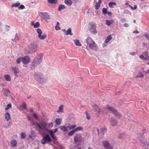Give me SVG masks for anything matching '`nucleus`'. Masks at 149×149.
Segmentation results:
<instances>
[{"label":"nucleus","instance_id":"f257e3e1","mask_svg":"<svg viewBox=\"0 0 149 149\" xmlns=\"http://www.w3.org/2000/svg\"><path fill=\"white\" fill-rule=\"evenodd\" d=\"M42 55L40 53L37 54L32 62L31 67V68L34 69L35 67L40 64L42 61Z\"/></svg>","mask_w":149,"mask_h":149},{"label":"nucleus","instance_id":"f03ea898","mask_svg":"<svg viewBox=\"0 0 149 149\" xmlns=\"http://www.w3.org/2000/svg\"><path fill=\"white\" fill-rule=\"evenodd\" d=\"M76 127V125H71L67 127L69 128L70 130H72L68 133V135L69 136H72L75 132L83 130V128L82 127H78L75 128Z\"/></svg>","mask_w":149,"mask_h":149},{"label":"nucleus","instance_id":"7ed1b4c3","mask_svg":"<svg viewBox=\"0 0 149 149\" xmlns=\"http://www.w3.org/2000/svg\"><path fill=\"white\" fill-rule=\"evenodd\" d=\"M83 139L81 134H77L74 137V143H77L78 146H80L81 143L84 141Z\"/></svg>","mask_w":149,"mask_h":149},{"label":"nucleus","instance_id":"20e7f679","mask_svg":"<svg viewBox=\"0 0 149 149\" xmlns=\"http://www.w3.org/2000/svg\"><path fill=\"white\" fill-rule=\"evenodd\" d=\"M86 41L87 44V48L88 47L91 49H93L96 47V45L95 42L91 38H88L86 40Z\"/></svg>","mask_w":149,"mask_h":149},{"label":"nucleus","instance_id":"39448f33","mask_svg":"<svg viewBox=\"0 0 149 149\" xmlns=\"http://www.w3.org/2000/svg\"><path fill=\"white\" fill-rule=\"evenodd\" d=\"M29 47L30 50L28 51V53L29 54H31L36 52L37 44L35 42H33L31 43L29 46Z\"/></svg>","mask_w":149,"mask_h":149},{"label":"nucleus","instance_id":"423d86ee","mask_svg":"<svg viewBox=\"0 0 149 149\" xmlns=\"http://www.w3.org/2000/svg\"><path fill=\"white\" fill-rule=\"evenodd\" d=\"M51 141V139L48 134H46L43 137L41 140V142L42 144H45L47 143H50Z\"/></svg>","mask_w":149,"mask_h":149},{"label":"nucleus","instance_id":"0eeeda50","mask_svg":"<svg viewBox=\"0 0 149 149\" xmlns=\"http://www.w3.org/2000/svg\"><path fill=\"white\" fill-rule=\"evenodd\" d=\"M35 79L38 83H43L45 82V79L42 77V74H36L34 76Z\"/></svg>","mask_w":149,"mask_h":149},{"label":"nucleus","instance_id":"6e6552de","mask_svg":"<svg viewBox=\"0 0 149 149\" xmlns=\"http://www.w3.org/2000/svg\"><path fill=\"white\" fill-rule=\"evenodd\" d=\"M37 32L38 34V37L40 39H44L47 37V35L45 33H44L42 35V32L40 29H37Z\"/></svg>","mask_w":149,"mask_h":149},{"label":"nucleus","instance_id":"1a4fd4ad","mask_svg":"<svg viewBox=\"0 0 149 149\" xmlns=\"http://www.w3.org/2000/svg\"><path fill=\"white\" fill-rule=\"evenodd\" d=\"M95 112L99 114H101L102 112V109H100L96 104H94L93 106Z\"/></svg>","mask_w":149,"mask_h":149},{"label":"nucleus","instance_id":"9d476101","mask_svg":"<svg viewBox=\"0 0 149 149\" xmlns=\"http://www.w3.org/2000/svg\"><path fill=\"white\" fill-rule=\"evenodd\" d=\"M30 60L29 57L28 56H26L22 57V62L24 64L28 63Z\"/></svg>","mask_w":149,"mask_h":149},{"label":"nucleus","instance_id":"9b49d317","mask_svg":"<svg viewBox=\"0 0 149 149\" xmlns=\"http://www.w3.org/2000/svg\"><path fill=\"white\" fill-rule=\"evenodd\" d=\"M90 31L93 33H96L97 32L95 25L94 24H91L90 25Z\"/></svg>","mask_w":149,"mask_h":149},{"label":"nucleus","instance_id":"f8f14e48","mask_svg":"<svg viewBox=\"0 0 149 149\" xmlns=\"http://www.w3.org/2000/svg\"><path fill=\"white\" fill-rule=\"evenodd\" d=\"M103 145L106 149H111L110 146L109 144L108 141H104L103 142Z\"/></svg>","mask_w":149,"mask_h":149},{"label":"nucleus","instance_id":"ddd939ff","mask_svg":"<svg viewBox=\"0 0 149 149\" xmlns=\"http://www.w3.org/2000/svg\"><path fill=\"white\" fill-rule=\"evenodd\" d=\"M112 114H113L116 116L118 118H120L121 117V114L119 113L116 110L113 108Z\"/></svg>","mask_w":149,"mask_h":149},{"label":"nucleus","instance_id":"4468645a","mask_svg":"<svg viewBox=\"0 0 149 149\" xmlns=\"http://www.w3.org/2000/svg\"><path fill=\"white\" fill-rule=\"evenodd\" d=\"M11 68L13 70V72L15 74V75L16 77H17L18 76L17 74L19 72V70L18 68H17L16 67H13V66H12Z\"/></svg>","mask_w":149,"mask_h":149},{"label":"nucleus","instance_id":"2eb2a0df","mask_svg":"<svg viewBox=\"0 0 149 149\" xmlns=\"http://www.w3.org/2000/svg\"><path fill=\"white\" fill-rule=\"evenodd\" d=\"M42 14V17L45 19H49V16L47 13H41Z\"/></svg>","mask_w":149,"mask_h":149},{"label":"nucleus","instance_id":"dca6fc26","mask_svg":"<svg viewBox=\"0 0 149 149\" xmlns=\"http://www.w3.org/2000/svg\"><path fill=\"white\" fill-rule=\"evenodd\" d=\"M63 31L65 33V34L66 35H70L72 36L73 35L72 33H71V29L70 28H69L67 31L65 29H63Z\"/></svg>","mask_w":149,"mask_h":149},{"label":"nucleus","instance_id":"f3484780","mask_svg":"<svg viewBox=\"0 0 149 149\" xmlns=\"http://www.w3.org/2000/svg\"><path fill=\"white\" fill-rule=\"evenodd\" d=\"M2 90L3 91V94L4 95L6 96H8V94L10 93V92L8 89H6L5 88H3Z\"/></svg>","mask_w":149,"mask_h":149},{"label":"nucleus","instance_id":"a211bd4d","mask_svg":"<svg viewBox=\"0 0 149 149\" xmlns=\"http://www.w3.org/2000/svg\"><path fill=\"white\" fill-rule=\"evenodd\" d=\"M4 117L5 119L7 121H8L10 119V116L9 112H7L4 114Z\"/></svg>","mask_w":149,"mask_h":149},{"label":"nucleus","instance_id":"6ab92c4d","mask_svg":"<svg viewBox=\"0 0 149 149\" xmlns=\"http://www.w3.org/2000/svg\"><path fill=\"white\" fill-rule=\"evenodd\" d=\"M10 143L11 146L13 147H14L17 146V142L15 140H13L11 141Z\"/></svg>","mask_w":149,"mask_h":149},{"label":"nucleus","instance_id":"aec40b11","mask_svg":"<svg viewBox=\"0 0 149 149\" xmlns=\"http://www.w3.org/2000/svg\"><path fill=\"white\" fill-rule=\"evenodd\" d=\"M140 141L144 145H146V140L144 139L143 136H142L139 138Z\"/></svg>","mask_w":149,"mask_h":149},{"label":"nucleus","instance_id":"412c9836","mask_svg":"<svg viewBox=\"0 0 149 149\" xmlns=\"http://www.w3.org/2000/svg\"><path fill=\"white\" fill-rule=\"evenodd\" d=\"M4 77L6 80L7 81H10L11 80L10 76L8 74L5 75H4Z\"/></svg>","mask_w":149,"mask_h":149},{"label":"nucleus","instance_id":"4be33fe9","mask_svg":"<svg viewBox=\"0 0 149 149\" xmlns=\"http://www.w3.org/2000/svg\"><path fill=\"white\" fill-rule=\"evenodd\" d=\"M62 119L60 118H57L56 119L55 122L56 125H60L61 123Z\"/></svg>","mask_w":149,"mask_h":149},{"label":"nucleus","instance_id":"5701e85b","mask_svg":"<svg viewBox=\"0 0 149 149\" xmlns=\"http://www.w3.org/2000/svg\"><path fill=\"white\" fill-rule=\"evenodd\" d=\"M59 128L63 131L65 132L68 131L67 127L64 126H61L59 127Z\"/></svg>","mask_w":149,"mask_h":149},{"label":"nucleus","instance_id":"b1692460","mask_svg":"<svg viewBox=\"0 0 149 149\" xmlns=\"http://www.w3.org/2000/svg\"><path fill=\"white\" fill-rule=\"evenodd\" d=\"M64 2L66 5L69 6H70L72 3L71 0H65Z\"/></svg>","mask_w":149,"mask_h":149},{"label":"nucleus","instance_id":"393cba45","mask_svg":"<svg viewBox=\"0 0 149 149\" xmlns=\"http://www.w3.org/2000/svg\"><path fill=\"white\" fill-rule=\"evenodd\" d=\"M101 0H99L98 2L96 3L95 6V8L96 9H98L99 8L100 4L101 3Z\"/></svg>","mask_w":149,"mask_h":149},{"label":"nucleus","instance_id":"a878e982","mask_svg":"<svg viewBox=\"0 0 149 149\" xmlns=\"http://www.w3.org/2000/svg\"><path fill=\"white\" fill-rule=\"evenodd\" d=\"M74 42L75 44L78 46H81V44L79 40L77 39H75L74 40Z\"/></svg>","mask_w":149,"mask_h":149},{"label":"nucleus","instance_id":"bb28decb","mask_svg":"<svg viewBox=\"0 0 149 149\" xmlns=\"http://www.w3.org/2000/svg\"><path fill=\"white\" fill-rule=\"evenodd\" d=\"M64 106L63 104L61 105L59 107V110L57 111V113L61 112V113L63 112V108Z\"/></svg>","mask_w":149,"mask_h":149},{"label":"nucleus","instance_id":"cd10ccee","mask_svg":"<svg viewBox=\"0 0 149 149\" xmlns=\"http://www.w3.org/2000/svg\"><path fill=\"white\" fill-rule=\"evenodd\" d=\"M31 24L33 26L34 28H37L40 26V23L38 22H37L35 24L32 22L31 23Z\"/></svg>","mask_w":149,"mask_h":149},{"label":"nucleus","instance_id":"c85d7f7f","mask_svg":"<svg viewBox=\"0 0 149 149\" xmlns=\"http://www.w3.org/2000/svg\"><path fill=\"white\" fill-rule=\"evenodd\" d=\"M111 38L112 37H111V35H108L105 39L104 43H107L111 39Z\"/></svg>","mask_w":149,"mask_h":149},{"label":"nucleus","instance_id":"c756f323","mask_svg":"<svg viewBox=\"0 0 149 149\" xmlns=\"http://www.w3.org/2000/svg\"><path fill=\"white\" fill-rule=\"evenodd\" d=\"M125 4L126 5H128L132 10H136L137 8V6L136 5H134V7H133L130 5L127 2L125 3Z\"/></svg>","mask_w":149,"mask_h":149},{"label":"nucleus","instance_id":"7c9ffc66","mask_svg":"<svg viewBox=\"0 0 149 149\" xmlns=\"http://www.w3.org/2000/svg\"><path fill=\"white\" fill-rule=\"evenodd\" d=\"M108 111L107 109V108H104L103 109H102V112L101 114H104L107 113L108 112Z\"/></svg>","mask_w":149,"mask_h":149},{"label":"nucleus","instance_id":"2f4dec72","mask_svg":"<svg viewBox=\"0 0 149 149\" xmlns=\"http://www.w3.org/2000/svg\"><path fill=\"white\" fill-rule=\"evenodd\" d=\"M65 6L63 5H60L58 6V10L59 11H61L62 10L65 8Z\"/></svg>","mask_w":149,"mask_h":149},{"label":"nucleus","instance_id":"473e14b6","mask_svg":"<svg viewBox=\"0 0 149 149\" xmlns=\"http://www.w3.org/2000/svg\"><path fill=\"white\" fill-rule=\"evenodd\" d=\"M143 77V74L141 72H139L136 76L137 78H142Z\"/></svg>","mask_w":149,"mask_h":149},{"label":"nucleus","instance_id":"72a5a7b5","mask_svg":"<svg viewBox=\"0 0 149 149\" xmlns=\"http://www.w3.org/2000/svg\"><path fill=\"white\" fill-rule=\"evenodd\" d=\"M48 2L52 4H55L57 3V0H48Z\"/></svg>","mask_w":149,"mask_h":149},{"label":"nucleus","instance_id":"f704fd0d","mask_svg":"<svg viewBox=\"0 0 149 149\" xmlns=\"http://www.w3.org/2000/svg\"><path fill=\"white\" fill-rule=\"evenodd\" d=\"M20 5V3H17L12 4L11 6L12 7H18Z\"/></svg>","mask_w":149,"mask_h":149},{"label":"nucleus","instance_id":"c9c22d12","mask_svg":"<svg viewBox=\"0 0 149 149\" xmlns=\"http://www.w3.org/2000/svg\"><path fill=\"white\" fill-rule=\"evenodd\" d=\"M102 12L104 15H105L107 13V10L106 8H103L102 9Z\"/></svg>","mask_w":149,"mask_h":149},{"label":"nucleus","instance_id":"e433bc0d","mask_svg":"<svg viewBox=\"0 0 149 149\" xmlns=\"http://www.w3.org/2000/svg\"><path fill=\"white\" fill-rule=\"evenodd\" d=\"M140 58L142 60H145L148 59V58L146 57H144L143 55L141 54L139 56Z\"/></svg>","mask_w":149,"mask_h":149},{"label":"nucleus","instance_id":"4c0bfd02","mask_svg":"<svg viewBox=\"0 0 149 149\" xmlns=\"http://www.w3.org/2000/svg\"><path fill=\"white\" fill-rule=\"evenodd\" d=\"M143 54L144 56L146 57L149 60V56L148 55V52L147 51H145L143 53Z\"/></svg>","mask_w":149,"mask_h":149},{"label":"nucleus","instance_id":"58836bf2","mask_svg":"<svg viewBox=\"0 0 149 149\" xmlns=\"http://www.w3.org/2000/svg\"><path fill=\"white\" fill-rule=\"evenodd\" d=\"M75 144H76V146H70V149H76V148L79 146L77 145V143Z\"/></svg>","mask_w":149,"mask_h":149},{"label":"nucleus","instance_id":"ea45409f","mask_svg":"<svg viewBox=\"0 0 149 149\" xmlns=\"http://www.w3.org/2000/svg\"><path fill=\"white\" fill-rule=\"evenodd\" d=\"M21 107L23 108L24 109L26 110V103L25 102L22 103L21 105Z\"/></svg>","mask_w":149,"mask_h":149},{"label":"nucleus","instance_id":"a19ab883","mask_svg":"<svg viewBox=\"0 0 149 149\" xmlns=\"http://www.w3.org/2000/svg\"><path fill=\"white\" fill-rule=\"evenodd\" d=\"M21 61H22V57H19L17 59L16 61L17 64H19Z\"/></svg>","mask_w":149,"mask_h":149},{"label":"nucleus","instance_id":"79ce46f5","mask_svg":"<svg viewBox=\"0 0 149 149\" xmlns=\"http://www.w3.org/2000/svg\"><path fill=\"white\" fill-rule=\"evenodd\" d=\"M26 135L24 132H21V137L22 139H24L25 138Z\"/></svg>","mask_w":149,"mask_h":149},{"label":"nucleus","instance_id":"37998d69","mask_svg":"<svg viewBox=\"0 0 149 149\" xmlns=\"http://www.w3.org/2000/svg\"><path fill=\"white\" fill-rule=\"evenodd\" d=\"M37 124L38 128L40 129H42L43 128H44L45 126L43 125V124H42L41 125L38 123H37Z\"/></svg>","mask_w":149,"mask_h":149},{"label":"nucleus","instance_id":"c03bdc74","mask_svg":"<svg viewBox=\"0 0 149 149\" xmlns=\"http://www.w3.org/2000/svg\"><path fill=\"white\" fill-rule=\"evenodd\" d=\"M11 107H12V105H11V104L9 103L7 105L5 109V110H8L9 108H11Z\"/></svg>","mask_w":149,"mask_h":149},{"label":"nucleus","instance_id":"a18cd8bd","mask_svg":"<svg viewBox=\"0 0 149 149\" xmlns=\"http://www.w3.org/2000/svg\"><path fill=\"white\" fill-rule=\"evenodd\" d=\"M33 117L36 119L37 120L38 118V116L37 114L34 113L32 115Z\"/></svg>","mask_w":149,"mask_h":149},{"label":"nucleus","instance_id":"49530a36","mask_svg":"<svg viewBox=\"0 0 149 149\" xmlns=\"http://www.w3.org/2000/svg\"><path fill=\"white\" fill-rule=\"evenodd\" d=\"M105 108H107V109L108 111H111L112 110V107L108 105H107L106 107Z\"/></svg>","mask_w":149,"mask_h":149},{"label":"nucleus","instance_id":"de8ad7c7","mask_svg":"<svg viewBox=\"0 0 149 149\" xmlns=\"http://www.w3.org/2000/svg\"><path fill=\"white\" fill-rule=\"evenodd\" d=\"M117 121L116 120H112V126H115L116 125Z\"/></svg>","mask_w":149,"mask_h":149},{"label":"nucleus","instance_id":"09e8293b","mask_svg":"<svg viewBox=\"0 0 149 149\" xmlns=\"http://www.w3.org/2000/svg\"><path fill=\"white\" fill-rule=\"evenodd\" d=\"M53 123L52 122L49 123L48 124V127L49 128H51L53 127Z\"/></svg>","mask_w":149,"mask_h":149},{"label":"nucleus","instance_id":"8fccbe9b","mask_svg":"<svg viewBox=\"0 0 149 149\" xmlns=\"http://www.w3.org/2000/svg\"><path fill=\"white\" fill-rule=\"evenodd\" d=\"M106 24L108 26H110L111 24V22L110 21L107 20H106Z\"/></svg>","mask_w":149,"mask_h":149},{"label":"nucleus","instance_id":"3c124183","mask_svg":"<svg viewBox=\"0 0 149 149\" xmlns=\"http://www.w3.org/2000/svg\"><path fill=\"white\" fill-rule=\"evenodd\" d=\"M48 132L51 135V136L54 135V133L53 130H49Z\"/></svg>","mask_w":149,"mask_h":149},{"label":"nucleus","instance_id":"603ef678","mask_svg":"<svg viewBox=\"0 0 149 149\" xmlns=\"http://www.w3.org/2000/svg\"><path fill=\"white\" fill-rule=\"evenodd\" d=\"M85 113L86 115V118L88 120H90V117L89 116V114L86 111Z\"/></svg>","mask_w":149,"mask_h":149},{"label":"nucleus","instance_id":"864d4df0","mask_svg":"<svg viewBox=\"0 0 149 149\" xmlns=\"http://www.w3.org/2000/svg\"><path fill=\"white\" fill-rule=\"evenodd\" d=\"M124 134L123 133L120 134L118 136V138L120 139L123 138Z\"/></svg>","mask_w":149,"mask_h":149},{"label":"nucleus","instance_id":"5fc2aeb1","mask_svg":"<svg viewBox=\"0 0 149 149\" xmlns=\"http://www.w3.org/2000/svg\"><path fill=\"white\" fill-rule=\"evenodd\" d=\"M129 54L131 55L134 56L136 54V52H130Z\"/></svg>","mask_w":149,"mask_h":149},{"label":"nucleus","instance_id":"6e6d98bb","mask_svg":"<svg viewBox=\"0 0 149 149\" xmlns=\"http://www.w3.org/2000/svg\"><path fill=\"white\" fill-rule=\"evenodd\" d=\"M55 29L56 30H60L61 28L59 26L56 25L55 26Z\"/></svg>","mask_w":149,"mask_h":149},{"label":"nucleus","instance_id":"4d7b16f0","mask_svg":"<svg viewBox=\"0 0 149 149\" xmlns=\"http://www.w3.org/2000/svg\"><path fill=\"white\" fill-rule=\"evenodd\" d=\"M25 8V6L23 5H21L19 7V9H23Z\"/></svg>","mask_w":149,"mask_h":149},{"label":"nucleus","instance_id":"13d9d810","mask_svg":"<svg viewBox=\"0 0 149 149\" xmlns=\"http://www.w3.org/2000/svg\"><path fill=\"white\" fill-rule=\"evenodd\" d=\"M121 22L123 23L126 22V18H122L121 19Z\"/></svg>","mask_w":149,"mask_h":149},{"label":"nucleus","instance_id":"bf43d9fd","mask_svg":"<svg viewBox=\"0 0 149 149\" xmlns=\"http://www.w3.org/2000/svg\"><path fill=\"white\" fill-rule=\"evenodd\" d=\"M144 71L146 73H149V69H148L147 70H144Z\"/></svg>","mask_w":149,"mask_h":149},{"label":"nucleus","instance_id":"052dcab7","mask_svg":"<svg viewBox=\"0 0 149 149\" xmlns=\"http://www.w3.org/2000/svg\"><path fill=\"white\" fill-rule=\"evenodd\" d=\"M129 26V25L128 23H125L124 24V26L125 27H128Z\"/></svg>","mask_w":149,"mask_h":149},{"label":"nucleus","instance_id":"680f3d73","mask_svg":"<svg viewBox=\"0 0 149 149\" xmlns=\"http://www.w3.org/2000/svg\"><path fill=\"white\" fill-rule=\"evenodd\" d=\"M53 130L54 133H55L57 131L58 129L56 128V129H54L53 130Z\"/></svg>","mask_w":149,"mask_h":149},{"label":"nucleus","instance_id":"e2e57ef3","mask_svg":"<svg viewBox=\"0 0 149 149\" xmlns=\"http://www.w3.org/2000/svg\"><path fill=\"white\" fill-rule=\"evenodd\" d=\"M133 33H139V32L137 30H136V31H134L133 32Z\"/></svg>","mask_w":149,"mask_h":149},{"label":"nucleus","instance_id":"0e129e2a","mask_svg":"<svg viewBox=\"0 0 149 149\" xmlns=\"http://www.w3.org/2000/svg\"><path fill=\"white\" fill-rule=\"evenodd\" d=\"M107 13L109 16L111 15V12H107Z\"/></svg>","mask_w":149,"mask_h":149},{"label":"nucleus","instance_id":"69168bd1","mask_svg":"<svg viewBox=\"0 0 149 149\" xmlns=\"http://www.w3.org/2000/svg\"><path fill=\"white\" fill-rule=\"evenodd\" d=\"M109 6L111 7H112V2H110L109 3Z\"/></svg>","mask_w":149,"mask_h":149},{"label":"nucleus","instance_id":"338daca9","mask_svg":"<svg viewBox=\"0 0 149 149\" xmlns=\"http://www.w3.org/2000/svg\"><path fill=\"white\" fill-rule=\"evenodd\" d=\"M52 138H53V139L54 140H55V139H56V137H55L54 136V135H53V136H51Z\"/></svg>","mask_w":149,"mask_h":149},{"label":"nucleus","instance_id":"774afa93","mask_svg":"<svg viewBox=\"0 0 149 149\" xmlns=\"http://www.w3.org/2000/svg\"><path fill=\"white\" fill-rule=\"evenodd\" d=\"M27 118L28 119V120H29V121H30L31 120V118L29 116L27 117Z\"/></svg>","mask_w":149,"mask_h":149}]
</instances>
